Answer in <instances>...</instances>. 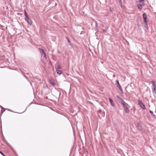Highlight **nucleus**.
Masks as SVG:
<instances>
[{
	"instance_id": "nucleus-23",
	"label": "nucleus",
	"mask_w": 156,
	"mask_h": 156,
	"mask_svg": "<svg viewBox=\"0 0 156 156\" xmlns=\"http://www.w3.org/2000/svg\"><path fill=\"white\" fill-rule=\"evenodd\" d=\"M140 2H142V1H144V0H141L140 1Z\"/></svg>"
},
{
	"instance_id": "nucleus-2",
	"label": "nucleus",
	"mask_w": 156,
	"mask_h": 156,
	"mask_svg": "<svg viewBox=\"0 0 156 156\" xmlns=\"http://www.w3.org/2000/svg\"><path fill=\"white\" fill-rule=\"evenodd\" d=\"M138 102L139 105L143 109H145L146 108L145 105L143 103L142 101L140 100H138Z\"/></svg>"
},
{
	"instance_id": "nucleus-4",
	"label": "nucleus",
	"mask_w": 156,
	"mask_h": 156,
	"mask_svg": "<svg viewBox=\"0 0 156 156\" xmlns=\"http://www.w3.org/2000/svg\"><path fill=\"white\" fill-rule=\"evenodd\" d=\"M116 84L117 86L119 88V90L121 91H122V89L119 83V81L118 80H116Z\"/></svg>"
},
{
	"instance_id": "nucleus-10",
	"label": "nucleus",
	"mask_w": 156,
	"mask_h": 156,
	"mask_svg": "<svg viewBox=\"0 0 156 156\" xmlns=\"http://www.w3.org/2000/svg\"><path fill=\"white\" fill-rule=\"evenodd\" d=\"M109 101L110 102V103H111V105L113 106H114V103H113V101L112 100V99L110 98H109Z\"/></svg>"
},
{
	"instance_id": "nucleus-5",
	"label": "nucleus",
	"mask_w": 156,
	"mask_h": 156,
	"mask_svg": "<svg viewBox=\"0 0 156 156\" xmlns=\"http://www.w3.org/2000/svg\"><path fill=\"white\" fill-rule=\"evenodd\" d=\"M117 97L119 99V103H120L122 105L125 102L119 96H117Z\"/></svg>"
},
{
	"instance_id": "nucleus-20",
	"label": "nucleus",
	"mask_w": 156,
	"mask_h": 156,
	"mask_svg": "<svg viewBox=\"0 0 156 156\" xmlns=\"http://www.w3.org/2000/svg\"><path fill=\"white\" fill-rule=\"evenodd\" d=\"M149 112L152 115H154L153 112L152 111H151V110H150Z\"/></svg>"
},
{
	"instance_id": "nucleus-24",
	"label": "nucleus",
	"mask_w": 156,
	"mask_h": 156,
	"mask_svg": "<svg viewBox=\"0 0 156 156\" xmlns=\"http://www.w3.org/2000/svg\"><path fill=\"white\" fill-rule=\"evenodd\" d=\"M105 30H104V32H105Z\"/></svg>"
},
{
	"instance_id": "nucleus-19",
	"label": "nucleus",
	"mask_w": 156,
	"mask_h": 156,
	"mask_svg": "<svg viewBox=\"0 0 156 156\" xmlns=\"http://www.w3.org/2000/svg\"><path fill=\"white\" fill-rule=\"evenodd\" d=\"M66 38H67V41L70 44H71V43H70V41H69V38L68 37H66Z\"/></svg>"
},
{
	"instance_id": "nucleus-3",
	"label": "nucleus",
	"mask_w": 156,
	"mask_h": 156,
	"mask_svg": "<svg viewBox=\"0 0 156 156\" xmlns=\"http://www.w3.org/2000/svg\"><path fill=\"white\" fill-rule=\"evenodd\" d=\"M143 17L144 20V22L145 23V25L147 26V16L146 13H144L143 16Z\"/></svg>"
},
{
	"instance_id": "nucleus-15",
	"label": "nucleus",
	"mask_w": 156,
	"mask_h": 156,
	"mask_svg": "<svg viewBox=\"0 0 156 156\" xmlns=\"http://www.w3.org/2000/svg\"><path fill=\"white\" fill-rule=\"evenodd\" d=\"M61 69V67L60 66L58 65L57 67L56 68V70H59V69Z\"/></svg>"
},
{
	"instance_id": "nucleus-9",
	"label": "nucleus",
	"mask_w": 156,
	"mask_h": 156,
	"mask_svg": "<svg viewBox=\"0 0 156 156\" xmlns=\"http://www.w3.org/2000/svg\"><path fill=\"white\" fill-rule=\"evenodd\" d=\"M38 50L40 51V52L41 53V54H44V53H45L44 50H42L41 49L39 48Z\"/></svg>"
},
{
	"instance_id": "nucleus-21",
	"label": "nucleus",
	"mask_w": 156,
	"mask_h": 156,
	"mask_svg": "<svg viewBox=\"0 0 156 156\" xmlns=\"http://www.w3.org/2000/svg\"><path fill=\"white\" fill-rule=\"evenodd\" d=\"M43 55H44L43 58H45V59H46V55H45V54L44 53V54H43Z\"/></svg>"
},
{
	"instance_id": "nucleus-6",
	"label": "nucleus",
	"mask_w": 156,
	"mask_h": 156,
	"mask_svg": "<svg viewBox=\"0 0 156 156\" xmlns=\"http://www.w3.org/2000/svg\"><path fill=\"white\" fill-rule=\"evenodd\" d=\"M151 83L152 84V88L156 87V81H151Z\"/></svg>"
},
{
	"instance_id": "nucleus-18",
	"label": "nucleus",
	"mask_w": 156,
	"mask_h": 156,
	"mask_svg": "<svg viewBox=\"0 0 156 156\" xmlns=\"http://www.w3.org/2000/svg\"><path fill=\"white\" fill-rule=\"evenodd\" d=\"M95 27H96V29H97L98 28V24L96 21L95 22Z\"/></svg>"
},
{
	"instance_id": "nucleus-16",
	"label": "nucleus",
	"mask_w": 156,
	"mask_h": 156,
	"mask_svg": "<svg viewBox=\"0 0 156 156\" xmlns=\"http://www.w3.org/2000/svg\"><path fill=\"white\" fill-rule=\"evenodd\" d=\"M152 90L154 92L155 94H156V87L152 88Z\"/></svg>"
},
{
	"instance_id": "nucleus-17",
	"label": "nucleus",
	"mask_w": 156,
	"mask_h": 156,
	"mask_svg": "<svg viewBox=\"0 0 156 156\" xmlns=\"http://www.w3.org/2000/svg\"><path fill=\"white\" fill-rule=\"evenodd\" d=\"M138 7L139 9L140 10H141L142 9V5H138Z\"/></svg>"
},
{
	"instance_id": "nucleus-22",
	"label": "nucleus",
	"mask_w": 156,
	"mask_h": 156,
	"mask_svg": "<svg viewBox=\"0 0 156 156\" xmlns=\"http://www.w3.org/2000/svg\"><path fill=\"white\" fill-rule=\"evenodd\" d=\"M0 153L3 156H5L0 151Z\"/></svg>"
},
{
	"instance_id": "nucleus-8",
	"label": "nucleus",
	"mask_w": 156,
	"mask_h": 156,
	"mask_svg": "<svg viewBox=\"0 0 156 156\" xmlns=\"http://www.w3.org/2000/svg\"><path fill=\"white\" fill-rule=\"evenodd\" d=\"M1 113L0 115H2L3 113L5 111V109L3 108L1 106Z\"/></svg>"
},
{
	"instance_id": "nucleus-12",
	"label": "nucleus",
	"mask_w": 156,
	"mask_h": 156,
	"mask_svg": "<svg viewBox=\"0 0 156 156\" xmlns=\"http://www.w3.org/2000/svg\"><path fill=\"white\" fill-rule=\"evenodd\" d=\"M56 71H57V73L59 74H61L62 73V71L60 70H56Z\"/></svg>"
},
{
	"instance_id": "nucleus-1",
	"label": "nucleus",
	"mask_w": 156,
	"mask_h": 156,
	"mask_svg": "<svg viewBox=\"0 0 156 156\" xmlns=\"http://www.w3.org/2000/svg\"><path fill=\"white\" fill-rule=\"evenodd\" d=\"M24 14L25 16V20L30 25H31L32 23V21L28 17L27 12L25 10L24 11Z\"/></svg>"
},
{
	"instance_id": "nucleus-11",
	"label": "nucleus",
	"mask_w": 156,
	"mask_h": 156,
	"mask_svg": "<svg viewBox=\"0 0 156 156\" xmlns=\"http://www.w3.org/2000/svg\"><path fill=\"white\" fill-rule=\"evenodd\" d=\"M124 109L125 112L126 113H128L129 112V110L128 108V107L127 108H124Z\"/></svg>"
},
{
	"instance_id": "nucleus-14",
	"label": "nucleus",
	"mask_w": 156,
	"mask_h": 156,
	"mask_svg": "<svg viewBox=\"0 0 156 156\" xmlns=\"http://www.w3.org/2000/svg\"><path fill=\"white\" fill-rule=\"evenodd\" d=\"M137 126L138 129H139V130H142V127L141 126H140L139 124L137 125Z\"/></svg>"
},
{
	"instance_id": "nucleus-25",
	"label": "nucleus",
	"mask_w": 156,
	"mask_h": 156,
	"mask_svg": "<svg viewBox=\"0 0 156 156\" xmlns=\"http://www.w3.org/2000/svg\"><path fill=\"white\" fill-rule=\"evenodd\" d=\"M120 2H121V0H120Z\"/></svg>"
},
{
	"instance_id": "nucleus-13",
	"label": "nucleus",
	"mask_w": 156,
	"mask_h": 156,
	"mask_svg": "<svg viewBox=\"0 0 156 156\" xmlns=\"http://www.w3.org/2000/svg\"><path fill=\"white\" fill-rule=\"evenodd\" d=\"M50 83L52 85H54L55 84L53 80L52 79H50Z\"/></svg>"
},
{
	"instance_id": "nucleus-7",
	"label": "nucleus",
	"mask_w": 156,
	"mask_h": 156,
	"mask_svg": "<svg viewBox=\"0 0 156 156\" xmlns=\"http://www.w3.org/2000/svg\"><path fill=\"white\" fill-rule=\"evenodd\" d=\"M122 105L124 108H127L129 106L128 104L126 103V102Z\"/></svg>"
}]
</instances>
